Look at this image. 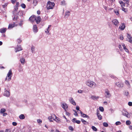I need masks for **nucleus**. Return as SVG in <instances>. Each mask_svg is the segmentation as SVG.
<instances>
[{"label": "nucleus", "instance_id": "5", "mask_svg": "<svg viewBox=\"0 0 132 132\" xmlns=\"http://www.w3.org/2000/svg\"><path fill=\"white\" fill-rule=\"evenodd\" d=\"M121 46L123 47V49L125 50V51L127 52H129L128 50L126 48L125 44L124 43H122L121 45H119V47L120 50L121 51L122 50Z\"/></svg>", "mask_w": 132, "mask_h": 132}, {"label": "nucleus", "instance_id": "54", "mask_svg": "<svg viewBox=\"0 0 132 132\" xmlns=\"http://www.w3.org/2000/svg\"><path fill=\"white\" fill-rule=\"evenodd\" d=\"M14 8L15 10H18V6H14Z\"/></svg>", "mask_w": 132, "mask_h": 132}, {"label": "nucleus", "instance_id": "19", "mask_svg": "<svg viewBox=\"0 0 132 132\" xmlns=\"http://www.w3.org/2000/svg\"><path fill=\"white\" fill-rule=\"evenodd\" d=\"M51 26V25H48L47 28L45 30V31L46 33L48 34L49 33V31L50 30V28Z\"/></svg>", "mask_w": 132, "mask_h": 132}, {"label": "nucleus", "instance_id": "35", "mask_svg": "<svg viewBox=\"0 0 132 132\" xmlns=\"http://www.w3.org/2000/svg\"><path fill=\"white\" fill-rule=\"evenodd\" d=\"M69 129L70 130H71V131H73L74 130V129L71 126H70L69 127Z\"/></svg>", "mask_w": 132, "mask_h": 132}, {"label": "nucleus", "instance_id": "60", "mask_svg": "<svg viewBox=\"0 0 132 132\" xmlns=\"http://www.w3.org/2000/svg\"><path fill=\"white\" fill-rule=\"evenodd\" d=\"M37 14H39L40 13V11H37Z\"/></svg>", "mask_w": 132, "mask_h": 132}, {"label": "nucleus", "instance_id": "12", "mask_svg": "<svg viewBox=\"0 0 132 132\" xmlns=\"http://www.w3.org/2000/svg\"><path fill=\"white\" fill-rule=\"evenodd\" d=\"M22 50V49L21 48L20 45H18L15 48V52H17L18 51H19Z\"/></svg>", "mask_w": 132, "mask_h": 132}, {"label": "nucleus", "instance_id": "49", "mask_svg": "<svg viewBox=\"0 0 132 132\" xmlns=\"http://www.w3.org/2000/svg\"><path fill=\"white\" fill-rule=\"evenodd\" d=\"M114 12L117 15H118V14H119V11H114Z\"/></svg>", "mask_w": 132, "mask_h": 132}, {"label": "nucleus", "instance_id": "50", "mask_svg": "<svg viewBox=\"0 0 132 132\" xmlns=\"http://www.w3.org/2000/svg\"><path fill=\"white\" fill-rule=\"evenodd\" d=\"M120 39L122 40L123 39V37L122 35L120 36Z\"/></svg>", "mask_w": 132, "mask_h": 132}, {"label": "nucleus", "instance_id": "63", "mask_svg": "<svg viewBox=\"0 0 132 132\" xmlns=\"http://www.w3.org/2000/svg\"><path fill=\"white\" fill-rule=\"evenodd\" d=\"M19 5V3L18 2H17L16 3V6H18Z\"/></svg>", "mask_w": 132, "mask_h": 132}, {"label": "nucleus", "instance_id": "32", "mask_svg": "<svg viewBox=\"0 0 132 132\" xmlns=\"http://www.w3.org/2000/svg\"><path fill=\"white\" fill-rule=\"evenodd\" d=\"M61 5H64L65 4V1H63L61 2Z\"/></svg>", "mask_w": 132, "mask_h": 132}, {"label": "nucleus", "instance_id": "46", "mask_svg": "<svg viewBox=\"0 0 132 132\" xmlns=\"http://www.w3.org/2000/svg\"><path fill=\"white\" fill-rule=\"evenodd\" d=\"M12 125L13 126H15L17 125V123L15 122H13L12 123Z\"/></svg>", "mask_w": 132, "mask_h": 132}, {"label": "nucleus", "instance_id": "58", "mask_svg": "<svg viewBox=\"0 0 132 132\" xmlns=\"http://www.w3.org/2000/svg\"><path fill=\"white\" fill-rule=\"evenodd\" d=\"M22 69L21 68V67H20L19 69V71L20 72L21 71H22Z\"/></svg>", "mask_w": 132, "mask_h": 132}, {"label": "nucleus", "instance_id": "36", "mask_svg": "<svg viewBox=\"0 0 132 132\" xmlns=\"http://www.w3.org/2000/svg\"><path fill=\"white\" fill-rule=\"evenodd\" d=\"M5 109H1V113H3L5 112Z\"/></svg>", "mask_w": 132, "mask_h": 132}, {"label": "nucleus", "instance_id": "18", "mask_svg": "<svg viewBox=\"0 0 132 132\" xmlns=\"http://www.w3.org/2000/svg\"><path fill=\"white\" fill-rule=\"evenodd\" d=\"M72 121L73 123H76L77 124L80 123L81 122L80 121L77 120L75 118L73 119L72 120Z\"/></svg>", "mask_w": 132, "mask_h": 132}, {"label": "nucleus", "instance_id": "44", "mask_svg": "<svg viewBox=\"0 0 132 132\" xmlns=\"http://www.w3.org/2000/svg\"><path fill=\"white\" fill-rule=\"evenodd\" d=\"M19 117L21 119H23L25 118L24 116H19Z\"/></svg>", "mask_w": 132, "mask_h": 132}, {"label": "nucleus", "instance_id": "45", "mask_svg": "<svg viewBox=\"0 0 132 132\" xmlns=\"http://www.w3.org/2000/svg\"><path fill=\"white\" fill-rule=\"evenodd\" d=\"M128 105L129 106H132V102H128Z\"/></svg>", "mask_w": 132, "mask_h": 132}, {"label": "nucleus", "instance_id": "31", "mask_svg": "<svg viewBox=\"0 0 132 132\" xmlns=\"http://www.w3.org/2000/svg\"><path fill=\"white\" fill-rule=\"evenodd\" d=\"M103 126L106 127H107L108 126V125L107 123L106 122H104L103 123Z\"/></svg>", "mask_w": 132, "mask_h": 132}, {"label": "nucleus", "instance_id": "2", "mask_svg": "<svg viewBox=\"0 0 132 132\" xmlns=\"http://www.w3.org/2000/svg\"><path fill=\"white\" fill-rule=\"evenodd\" d=\"M48 119L51 122L54 120L57 122H59L60 121V119L56 116H49L48 117Z\"/></svg>", "mask_w": 132, "mask_h": 132}, {"label": "nucleus", "instance_id": "28", "mask_svg": "<svg viewBox=\"0 0 132 132\" xmlns=\"http://www.w3.org/2000/svg\"><path fill=\"white\" fill-rule=\"evenodd\" d=\"M99 109L101 112H103L104 111V109L102 107L100 106L99 108Z\"/></svg>", "mask_w": 132, "mask_h": 132}, {"label": "nucleus", "instance_id": "47", "mask_svg": "<svg viewBox=\"0 0 132 132\" xmlns=\"http://www.w3.org/2000/svg\"><path fill=\"white\" fill-rule=\"evenodd\" d=\"M125 94L126 96H127L128 95L129 93L128 92H125Z\"/></svg>", "mask_w": 132, "mask_h": 132}, {"label": "nucleus", "instance_id": "43", "mask_svg": "<svg viewBox=\"0 0 132 132\" xmlns=\"http://www.w3.org/2000/svg\"><path fill=\"white\" fill-rule=\"evenodd\" d=\"M121 124V123L120 121H117L116 123V125L117 126L120 125Z\"/></svg>", "mask_w": 132, "mask_h": 132}, {"label": "nucleus", "instance_id": "40", "mask_svg": "<svg viewBox=\"0 0 132 132\" xmlns=\"http://www.w3.org/2000/svg\"><path fill=\"white\" fill-rule=\"evenodd\" d=\"M78 92L79 93H82L83 92V91L82 90H79L78 91Z\"/></svg>", "mask_w": 132, "mask_h": 132}, {"label": "nucleus", "instance_id": "53", "mask_svg": "<svg viewBox=\"0 0 132 132\" xmlns=\"http://www.w3.org/2000/svg\"><path fill=\"white\" fill-rule=\"evenodd\" d=\"M65 111L66 115H67V116H68L70 115V113L69 112H67L66 111Z\"/></svg>", "mask_w": 132, "mask_h": 132}, {"label": "nucleus", "instance_id": "57", "mask_svg": "<svg viewBox=\"0 0 132 132\" xmlns=\"http://www.w3.org/2000/svg\"><path fill=\"white\" fill-rule=\"evenodd\" d=\"M98 117L99 120H101L102 118V116H98Z\"/></svg>", "mask_w": 132, "mask_h": 132}, {"label": "nucleus", "instance_id": "21", "mask_svg": "<svg viewBox=\"0 0 132 132\" xmlns=\"http://www.w3.org/2000/svg\"><path fill=\"white\" fill-rule=\"evenodd\" d=\"M125 83L128 88H129L130 87V84L128 81L127 80H126L125 81Z\"/></svg>", "mask_w": 132, "mask_h": 132}, {"label": "nucleus", "instance_id": "16", "mask_svg": "<svg viewBox=\"0 0 132 132\" xmlns=\"http://www.w3.org/2000/svg\"><path fill=\"white\" fill-rule=\"evenodd\" d=\"M122 114L123 116H128L130 115L129 113L126 110H123L122 111Z\"/></svg>", "mask_w": 132, "mask_h": 132}, {"label": "nucleus", "instance_id": "26", "mask_svg": "<svg viewBox=\"0 0 132 132\" xmlns=\"http://www.w3.org/2000/svg\"><path fill=\"white\" fill-rule=\"evenodd\" d=\"M70 15V12L69 11H67L65 13V16L67 17Z\"/></svg>", "mask_w": 132, "mask_h": 132}, {"label": "nucleus", "instance_id": "41", "mask_svg": "<svg viewBox=\"0 0 132 132\" xmlns=\"http://www.w3.org/2000/svg\"><path fill=\"white\" fill-rule=\"evenodd\" d=\"M21 6L23 8H26V5L24 4H21Z\"/></svg>", "mask_w": 132, "mask_h": 132}, {"label": "nucleus", "instance_id": "9", "mask_svg": "<svg viewBox=\"0 0 132 132\" xmlns=\"http://www.w3.org/2000/svg\"><path fill=\"white\" fill-rule=\"evenodd\" d=\"M69 100L70 102L73 105H76V103L73 98L70 97V98Z\"/></svg>", "mask_w": 132, "mask_h": 132}, {"label": "nucleus", "instance_id": "13", "mask_svg": "<svg viewBox=\"0 0 132 132\" xmlns=\"http://www.w3.org/2000/svg\"><path fill=\"white\" fill-rule=\"evenodd\" d=\"M112 22L116 26H118L119 22L117 20L114 19L112 21Z\"/></svg>", "mask_w": 132, "mask_h": 132}, {"label": "nucleus", "instance_id": "1", "mask_svg": "<svg viewBox=\"0 0 132 132\" xmlns=\"http://www.w3.org/2000/svg\"><path fill=\"white\" fill-rule=\"evenodd\" d=\"M85 84L88 86L93 88L95 87L96 84V83L93 81L88 80L86 81L85 82Z\"/></svg>", "mask_w": 132, "mask_h": 132}, {"label": "nucleus", "instance_id": "34", "mask_svg": "<svg viewBox=\"0 0 132 132\" xmlns=\"http://www.w3.org/2000/svg\"><path fill=\"white\" fill-rule=\"evenodd\" d=\"M121 9L122 11H124L125 12H126L127 11V9L124 8L123 7H122Z\"/></svg>", "mask_w": 132, "mask_h": 132}, {"label": "nucleus", "instance_id": "30", "mask_svg": "<svg viewBox=\"0 0 132 132\" xmlns=\"http://www.w3.org/2000/svg\"><path fill=\"white\" fill-rule=\"evenodd\" d=\"M126 123L127 125H130L131 123V122L129 120H127L126 122Z\"/></svg>", "mask_w": 132, "mask_h": 132}, {"label": "nucleus", "instance_id": "56", "mask_svg": "<svg viewBox=\"0 0 132 132\" xmlns=\"http://www.w3.org/2000/svg\"><path fill=\"white\" fill-rule=\"evenodd\" d=\"M79 106H77L76 107V109L78 110H79Z\"/></svg>", "mask_w": 132, "mask_h": 132}, {"label": "nucleus", "instance_id": "22", "mask_svg": "<svg viewBox=\"0 0 132 132\" xmlns=\"http://www.w3.org/2000/svg\"><path fill=\"white\" fill-rule=\"evenodd\" d=\"M33 31L35 32H37L38 31V29H37V26L36 25H34L33 26Z\"/></svg>", "mask_w": 132, "mask_h": 132}, {"label": "nucleus", "instance_id": "11", "mask_svg": "<svg viewBox=\"0 0 132 132\" xmlns=\"http://www.w3.org/2000/svg\"><path fill=\"white\" fill-rule=\"evenodd\" d=\"M127 37L128 39H127V40L132 44V38L131 36L129 34H127Z\"/></svg>", "mask_w": 132, "mask_h": 132}, {"label": "nucleus", "instance_id": "8", "mask_svg": "<svg viewBox=\"0 0 132 132\" xmlns=\"http://www.w3.org/2000/svg\"><path fill=\"white\" fill-rule=\"evenodd\" d=\"M61 106L64 109L65 111L68 109V106L67 104L65 103H62L61 105Z\"/></svg>", "mask_w": 132, "mask_h": 132}, {"label": "nucleus", "instance_id": "52", "mask_svg": "<svg viewBox=\"0 0 132 132\" xmlns=\"http://www.w3.org/2000/svg\"><path fill=\"white\" fill-rule=\"evenodd\" d=\"M121 6L122 7H123V6H125V3H123L122 4H121Z\"/></svg>", "mask_w": 132, "mask_h": 132}, {"label": "nucleus", "instance_id": "14", "mask_svg": "<svg viewBox=\"0 0 132 132\" xmlns=\"http://www.w3.org/2000/svg\"><path fill=\"white\" fill-rule=\"evenodd\" d=\"M116 85L118 87L122 88L123 86V84L120 82H118L116 83Z\"/></svg>", "mask_w": 132, "mask_h": 132}, {"label": "nucleus", "instance_id": "17", "mask_svg": "<svg viewBox=\"0 0 132 132\" xmlns=\"http://www.w3.org/2000/svg\"><path fill=\"white\" fill-rule=\"evenodd\" d=\"M17 26L15 24V23H13L12 24H10L9 25L8 27V29H10V28H12L15 26Z\"/></svg>", "mask_w": 132, "mask_h": 132}, {"label": "nucleus", "instance_id": "37", "mask_svg": "<svg viewBox=\"0 0 132 132\" xmlns=\"http://www.w3.org/2000/svg\"><path fill=\"white\" fill-rule=\"evenodd\" d=\"M31 50L32 52L33 53L35 50V47L33 46H32L31 47Z\"/></svg>", "mask_w": 132, "mask_h": 132}, {"label": "nucleus", "instance_id": "33", "mask_svg": "<svg viewBox=\"0 0 132 132\" xmlns=\"http://www.w3.org/2000/svg\"><path fill=\"white\" fill-rule=\"evenodd\" d=\"M92 128L94 130L96 131L97 130V129L94 126H92Z\"/></svg>", "mask_w": 132, "mask_h": 132}, {"label": "nucleus", "instance_id": "61", "mask_svg": "<svg viewBox=\"0 0 132 132\" xmlns=\"http://www.w3.org/2000/svg\"><path fill=\"white\" fill-rule=\"evenodd\" d=\"M7 6V4H5V5H3V6L4 8L5 7H6V6Z\"/></svg>", "mask_w": 132, "mask_h": 132}, {"label": "nucleus", "instance_id": "3", "mask_svg": "<svg viewBox=\"0 0 132 132\" xmlns=\"http://www.w3.org/2000/svg\"><path fill=\"white\" fill-rule=\"evenodd\" d=\"M12 75V70H10L7 74V76L5 78V80L10 81L11 80V78Z\"/></svg>", "mask_w": 132, "mask_h": 132}, {"label": "nucleus", "instance_id": "6", "mask_svg": "<svg viewBox=\"0 0 132 132\" xmlns=\"http://www.w3.org/2000/svg\"><path fill=\"white\" fill-rule=\"evenodd\" d=\"M4 95L7 97H8L10 96V92L9 89H5V91L3 94Z\"/></svg>", "mask_w": 132, "mask_h": 132}, {"label": "nucleus", "instance_id": "64", "mask_svg": "<svg viewBox=\"0 0 132 132\" xmlns=\"http://www.w3.org/2000/svg\"><path fill=\"white\" fill-rule=\"evenodd\" d=\"M55 132H60L58 130H55Z\"/></svg>", "mask_w": 132, "mask_h": 132}, {"label": "nucleus", "instance_id": "48", "mask_svg": "<svg viewBox=\"0 0 132 132\" xmlns=\"http://www.w3.org/2000/svg\"><path fill=\"white\" fill-rule=\"evenodd\" d=\"M22 21H20V22L19 23V25L20 26H22Z\"/></svg>", "mask_w": 132, "mask_h": 132}, {"label": "nucleus", "instance_id": "51", "mask_svg": "<svg viewBox=\"0 0 132 132\" xmlns=\"http://www.w3.org/2000/svg\"><path fill=\"white\" fill-rule=\"evenodd\" d=\"M5 132H10V129H6Z\"/></svg>", "mask_w": 132, "mask_h": 132}, {"label": "nucleus", "instance_id": "24", "mask_svg": "<svg viewBox=\"0 0 132 132\" xmlns=\"http://www.w3.org/2000/svg\"><path fill=\"white\" fill-rule=\"evenodd\" d=\"M6 28H1L0 29V32L1 33H4L6 31Z\"/></svg>", "mask_w": 132, "mask_h": 132}, {"label": "nucleus", "instance_id": "7", "mask_svg": "<svg viewBox=\"0 0 132 132\" xmlns=\"http://www.w3.org/2000/svg\"><path fill=\"white\" fill-rule=\"evenodd\" d=\"M105 97L107 98L110 97L111 96V95L108 89H106L105 91Z\"/></svg>", "mask_w": 132, "mask_h": 132}, {"label": "nucleus", "instance_id": "25", "mask_svg": "<svg viewBox=\"0 0 132 132\" xmlns=\"http://www.w3.org/2000/svg\"><path fill=\"white\" fill-rule=\"evenodd\" d=\"M20 61L22 64H24L25 62V59L24 58H22L20 59Z\"/></svg>", "mask_w": 132, "mask_h": 132}, {"label": "nucleus", "instance_id": "10", "mask_svg": "<svg viewBox=\"0 0 132 132\" xmlns=\"http://www.w3.org/2000/svg\"><path fill=\"white\" fill-rule=\"evenodd\" d=\"M36 19V16L34 15L32 16L29 19V21L31 22H34Z\"/></svg>", "mask_w": 132, "mask_h": 132}, {"label": "nucleus", "instance_id": "15", "mask_svg": "<svg viewBox=\"0 0 132 132\" xmlns=\"http://www.w3.org/2000/svg\"><path fill=\"white\" fill-rule=\"evenodd\" d=\"M37 24H38L41 21L40 17L39 16H38L37 17H36V19L35 20Z\"/></svg>", "mask_w": 132, "mask_h": 132}, {"label": "nucleus", "instance_id": "59", "mask_svg": "<svg viewBox=\"0 0 132 132\" xmlns=\"http://www.w3.org/2000/svg\"><path fill=\"white\" fill-rule=\"evenodd\" d=\"M119 3L121 5V4H122L124 3L122 1H119Z\"/></svg>", "mask_w": 132, "mask_h": 132}, {"label": "nucleus", "instance_id": "55", "mask_svg": "<svg viewBox=\"0 0 132 132\" xmlns=\"http://www.w3.org/2000/svg\"><path fill=\"white\" fill-rule=\"evenodd\" d=\"M11 2L12 3L14 4L15 1V0H11Z\"/></svg>", "mask_w": 132, "mask_h": 132}, {"label": "nucleus", "instance_id": "27", "mask_svg": "<svg viewBox=\"0 0 132 132\" xmlns=\"http://www.w3.org/2000/svg\"><path fill=\"white\" fill-rule=\"evenodd\" d=\"M33 4L34 5L36 6L37 4V1L36 0H34Z\"/></svg>", "mask_w": 132, "mask_h": 132}, {"label": "nucleus", "instance_id": "29", "mask_svg": "<svg viewBox=\"0 0 132 132\" xmlns=\"http://www.w3.org/2000/svg\"><path fill=\"white\" fill-rule=\"evenodd\" d=\"M81 122L84 124H86L87 123V122L85 121V120L83 119H81Z\"/></svg>", "mask_w": 132, "mask_h": 132}, {"label": "nucleus", "instance_id": "23", "mask_svg": "<svg viewBox=\"0 0 132 132\" xmlns=\"http://www.w3.org/2000/svg\"><path fill=\"white\" fill-rule=\"evenodd\" d=\"M91 98L94 100H96L99 98V97L97 96L92 95L91 97Z\"/></svg>", "mask_w": 132, "mask_h": 132}, {"label": "nucleus", "instance_id": "39", "mask_svg": "<svg viewBox=\"0 0 132 132\" xmlns=\"http://www.w3.org/2000/svg\"><path fill=\"white\" fill-rule=\"evenodd\" d=\"M37 121L38 123H42V120L40 119H38L37 120Z\"/></svg>", "mask_w": 132, "mask_h": 132}, {"label": "nucleus", "instance_id": "38", "mask_svg": "<svg viewBox=\"0 0 132 132\" xmlns=\"http://www.w3.org/2000/svg\"><path fill=\"white\" fill-rule=\"evenodd\" d=\"M125 2V3L129 5V0H123Z\"/></svg>", "mask_w": 132, "mask_h": 132}, {"label": "nucleus", "instance_id": "4", "mask_svg": "<svg viewBox=\"0 0 132 132\" xmlns=\"http://www.w3.org/2000/svg\"><path fill=\"white\" fill-rule=\"evenodd\" d=\"M54 5L55 4L54 2H52L50 1H49L48 2L47 4V8L48 9H52Z\"/></svg>", "mask_w": 132, "mask_h": 132}, {"label": "nucleus", "instance_id": "62", "mask_svg": "<svg viewBox=\"0 0 132 132\" xmlns=\"http://www.w3.org/2000/svg\"><path fill=\"white\" fill-rule=\"evenodd\" d=\"M99 111H97V116H101V115L99 113Z\"/></svg>", "mask_w": 132, "mask_h": 132}, {"label": "nucleus", "instance_id": "42", "mask_svg": "<svg viewBox=\"0 0 132 132\" xmlns=\"http://www.w3.org/2000/svg\"><path fill=\"white\" fill-rule=\"evenodd\" d=\"M79 113L81 114V115L82 116H87L85 114L83 113L81 111L79 110Z\"/></svg>", "mask_w": 132, "mask_h": 132}, {"label": "nucleus", "instance_id": "20", "mask_svg": "<svg viewBox=\"0 0 132 132\" xmlns=\"http://www.w3.org/2000/svg\"><path fill=\"white\" fill-rule=\"evenodd\" d=\"M125 24H124L122 23L121 26H120L119 27V28L120 29L122 30L125 29Z\"/></svg>", "mask_w": 132, "mask_h": 132}]
</instances>
